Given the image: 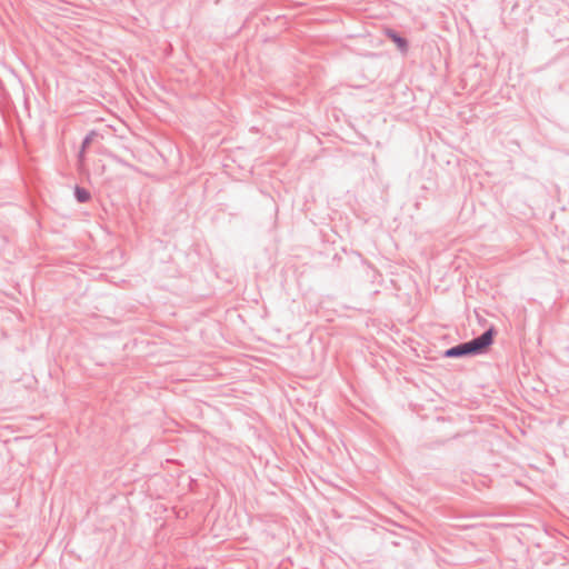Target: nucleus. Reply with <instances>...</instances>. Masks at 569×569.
Returning <instances> with one entry per match:
<instances>
[{
    "label": "nucleus",
    "instance_id": "obj_3",
    "mask_svg": "<svg viewBox=\"0 0 569 569\" xmlns=\"http://www.w3.org/2000/svg\"><path fill=\"white\" fill-rule=\"evenodd\" d=\"M76 197H77L78 201L86 202L90 199V193L86 189L77 188Z\"/></svg>",
    "mask_w": 569,
    "mask_h": 569
},
{
    "label": "nucleus",
    "instance_id": "obj_2",
    "mask_svg": "<svg viewBox=\"0 0 569 569\" xmlns=\"http://www.w3.org/2000/svg\"><path fill=\"white\" fill-rule=\"evenodd\" d=\"M388 36L401 51L405 52L407 50V41L405 39L400 38L395 32L391 31L388 32Z\"/></svg>",
    "mask_w": 569,
    "mask_h": 569
},
{
    "label": "nucleus",
    "instance_id": "obj_1",
    "mask_svg": "<svg viewBox=\"0 0 569 569\" xmlns=\"http://www.w3.org/2000/svg\"><path fill=\"white\" fill-rule=\"evenodd\" d=\"M493 341V331L489 329L480 337L447 350L448 357H460L485 352Z\"/></svg>",
    "mask_w": 569,
    "mask_h": 569
}]
</instances>
